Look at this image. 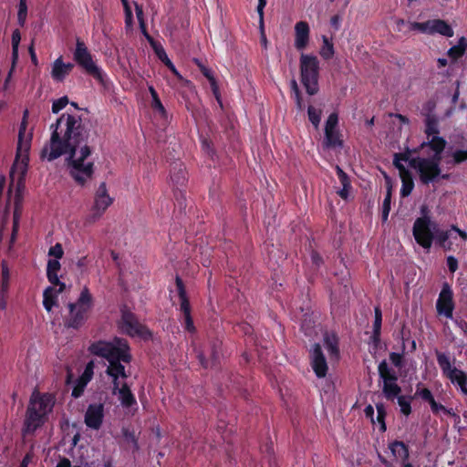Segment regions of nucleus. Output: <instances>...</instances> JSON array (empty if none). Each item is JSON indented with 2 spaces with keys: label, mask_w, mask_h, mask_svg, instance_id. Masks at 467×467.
I'll return each instance as SVG.
<instances>
[{
  "label": "nucleus",
  "mask_w": 467,
  "mask_h": 467,
  "mask_svg": "<svg viewBox=\"0 0 467 467\" xmlns=\"http://www.w3.org/2000/svg\"><path fill=\"white\" fill-rule=\"evenodd\" d=\"M49 142L41 150V157L48 161L67 155L69 174L78 185H85L94 173V162H85L91 154V149L86 144L88 131L82 124L80 117L63 113L50 125Z\"/></svg>",
  "instance_id": "f257e3e1"
},
{
  "label": "nucleus",
  "mask_w": 467,
  "mask_h": 467,
  "mask_svg": "<svg viewBox=\"0 0 467 467\" xmlns=\"http://www.w3.org/2000/svg\"><path fill=\"white\" fill-rule=\"evenodd\" d=\"M88 351L109 362L105 371L107 376H116L122 379L130 376L122 364H130L132 360L130 348L125 338L115 337L112 341H96L88 347Z\"/></svg>",
  "instance_id": "f03ea898"
},
{
  "label": "nucleus",
  "mask_w": 467,
  "mask_h": 467,
  "mask_svg": "<svg viewBox=\"0 0 467 467\" xmlns=\"http://www.w3.org/2000/svg\"><path fill=\"white\" fill-rule=\"evenodd\" d=\"M446 144L447 141L442 137H433L420 143V149L430 148L433 151V155L429 158L413 157L410 161V168L417 171L422 184L428 185L440 177L441 172L440 164Z\"/></svg>",
  "instance_id": "7ed1b4c3"
},
{
  "label": "nucleus",
  "mask_w": 467,
  "mask_h": 467,
  "mask_svg": "<svg viewBox=\"0 0 467 467\" xmlns=\"http://www.w3.org/2000/svg\"><path fill=\"white\" fill-rule=\"evenodd\" d=\"M93 306V296L89 289L84 286L77 301L67 305L69 316L65 321L66 327L74 329L80 328L88 320Z\"/></svg>",
  "instance_id": "20e7f679"
},
{
  "label": "nucleus",
  "mask_w": 467,
  "mask_h": 467,
  "mask_svg": "<svg viewBox=\"0 0 467 467\" xmlns=\"http://www.w3.org/2000/svg\"><path fill=\"white\" fill-rule=\"evenodd\" d=\"M301 82L310 96L318 92L319 61L314 55L300 56Z\"/></svg>",
  "instance_id": "39448f33"
},
{
  "label": "nucleus",
  "mask_w": 467,
  "mask_h": 467,
  "mask_svg": "<svg viewBox=\"0 0 467 467\" xmlns=\"http://www.w3.org/2000/svg\"><path fill=\"white\" fill-rule=\"evenodd\" d=\"M74 61L84 69V71L94 78L101 85H105L106 74L93 60L85 43L79 38L77 39L76 49L73 53Z\"/></svg>",
  "instance_id": "423d86ee"
},
{
  "label": "nucleus",
  "mask_w": 467,
  "mask_h": 467,
  "mask_svg": "<svg viewBox=\"0 0 467 467\" xmlns=\"http://www.w3.org/2000/svg\"><path fill=\"white\" fill-rule=\"evenodd\" d=\"M379 379L382 380V393L388 400H394L401 392V388L398 384V373L389 366L383 359L378 366Z\"/></svg>",
  "instance_id": "0eeeda50"
},
{
  "label": "nucleus",
  "mask_w": 467,
  "mask_h": 467,
  "mask_svg": "<svg viewBox=\"0 0 467 467\" xmlns=\"http://www.w3.org/2000/svg\"><path fill=\"white\" fill-rule=\"evenodd\" d=\"M435 228L436 223L431 221L430 216L422 215L417 218L412 228V234L417 244L429 250L435 237Z\"/></svg>",
  "instance_id": "6e6552de"
},
{
  "label": "nucleus",
  "mask_w": 467,
  "mask_h": 467,
  "mask_svg": "<svg viewBox=\"0 0 467 467\" xmlns=\"http://www.w3.org/2000/svg\"><path fill=\"white\" fill-rule=\"evenodd\" d=\"M112 202L113 198L108 192L106 182H101L96 191L88 221L92 223L98 221Z\"/></svg>",
  "instance_id": "1a4fd4ad"
},
{
  "label": "nucleus",
  "mask_w": 467,
  "mask_h": 467,
  "mask_svg": "<svg viewBox=\"0 0 467 467\" xmlns=\"http://www.w3.org/2000/svg\"><path fill=\"white\" fill-rule=\"evenodd\" d=\"M27 114V110H26L24 114V119L20 124L19 132H18V142L16 155V164L19 165L22 169V172L24 173L28 165L29 161V149H30V140L31 138L25 139V133L26 130V121L25 119Z\"/></svg>",
  "instance_id": "9d476101"
},
{
  "label": "nucleus",
  "mask_w": 467,
  "mask_h": 467,
  "mask_svg": "<svg viewBox=\"0 0 467 467\" xmlns=\"http://www.w3.org/2000/svg\"><path fill=\"white\" fill-rule=\"evenodd\" d=\"M438 364L442 374L448 378L451 383L459 385H467V374L461 369L451 368L450 358L438 350H436Z\"/></svg>",
  "instance_id": "9b49d317"
},
{
  "label": "nucleus",
  "mask_w": 467,
  "mask_h": 467,
  "mask_svg": "<svg viewBox=\"0 0 467 467\" xmlns=\"http://www.w3.org/2000/svg\"><path fill=\"white\" fill-rule=\"evenodd\" d=\"M120 322L122 330L130 337L150 335L149 329L141 325L137 317L127 308L121 309Z\"/></svg>",
  "instance_id": "f8f14e48"
},
{
  "label": "nucleus",
  "mask_w": 467,
  "mask_h": 467,
  "mask_svg": "<svg viewBox=\"0 0 467 467\" xmlns=\"http://www.w3.org/2000/svg\"><path fill=\"white\" fill-rule=\"evenodd\" d=\"M455 304L453 301V291L451 285L445 282L436 301V310L439 316H443L448 319H451Z\"/></svg>",
  "instance_id": "ddd939ff"
},
{
  "label": "nucleus",
  "mask_w": 467,
  "mask_h": 467,
  "mask_svg": "<svg viewBox=\"0 0 467 467\" xmlns=\"http://www.w3.org/2000/svg\"><path fill=\"white\" fill-rule=\"evenodd\" d=\"M310 365L318 379L327 376L328 366L322 348L318 343H315L310 350Z\"/></svg>",
  "instance_id": "4468645a"
},
{
  "label": "nucleus",
  "mask_w": 467,
  "mask_h": 467,
  "mask_svg": "<svg viewBox=\"0 0 467 467\" xmlns=\"http://www.w3.org/2000/svg\"><path fill=\"white\" fill-rule=\"evenodd\" d=\"M104 419V404L92 403L89 404L85 413V424L93 430H99Z\"/></svg>",
  "instance_id": "2eb2a0df"
},
{
  "label": "nucleus",
  "mask_w": 467,
  "mask_h": 467,
  "mask_svg": "<svg viewBox=\"0 0 467 467\" xmlns=\"http://www.w3.org/2000/svg\"><path fill=\"white\" fill-rule=\"evenodd\" d=\"M46 418L36 412L33 407H27L22 432L24 435L34 433L45 423Z\"/></svg>",
  "instance_id": "dca6fc26"
},
{
  "label": "nucleus",
  "mask_w": 467,
  "mask_h": 467,
  "mask_svg": "<svg viewBox=\"0 0 467 467\" xmlns=\"http://www.w3.org/2000/svg\"><path fill=\"white\" fill-rule=\"evenodd\" d=\"M221 355V343L218 341H213L210 346L209 358H206L203 353H199L198 358L203 368H215L220 362Z\"/></svg>",
  "instance_id": "f3484780"
},
{
  "label": "nucleus",
  "mask_w": 467,
  "mask_h": 467,
  "mask_svg": "<svg viewBox=\"0 0 467 467\" xmlns=\"http://www.w3.org/2000/svg\"><path fill=\"white\" fill-rule=\"evenodd\" d=\"M74 68L73 63H64L62 57H57L52 65L51 78L57 82H63Z\"/></svg>",
  "instance_id": "a211bd4d"
},
{
  "label": "nucleus",
  "mask_w": 467,
  "mask_h": 467,
  "mask_svg": "<svg viewBox=\"0 0 467 467\" xmlns=\"http://www.w3.org/2000/svg\"><path fill=\"white\" fill-rule=\"evenodd\" d=\"M53 401L50 396L42 395V396H35L33 395L30 399L28 407H33L36 412L40 413L45 418L47 415L51 412L53 408Z\"/></svg>",
  "instance_id": "6ab92c4d"
},
{
  "label": "nucleus",
  "mask_w": 467,
  "mask_h": 467,
  "mask_svg": "<svg viewBox=\"0 0 467 467\" xmlns=\"http://www.w3.org/2000/svg\"><path fill=\"white\" fill-rule=\"evenodd\" d=\"M310 28L306 21H299L295 26V47L297 50H303L309 41Z\"/></svg>",
  "instance_id": "aec40b11"
},
{
  "label": "nucleus",
  "mask_w": 467,
  "mask_h": 467,
  "mask_svg": "<svg viewBox=\"0 0 467 467\" xmlns=\"http://www.w3.org/2000/svg\"><path fill=\"white\" fill-rule=\"evenodd\" d=\"M398 171L400 172V177L401 180V189H400V196L408 197L414 188V182L412 178L411 172L406 169L405 166L399 167Z\"/></svg>",
  "instance_id": "412c9836"
},
{
  "label": "nucleus",
  "mask_w": 467,
  "mask_h": 467,
  "mask_svg": "<svg viewBox=\"0 0 467 467\" xmlns=\"http://www.w3.org/2000/svg\"><path fill=\"white\" fill-rule=\"evenodd\" d=\"M175 285L180 298V310L183 316L189 315L192 311L190 301L186 293L184 283L179 275H176L175 277Z\"/></svg>",
  "instance_id": "4be33fe9"
},
{
  "label": "nucleus",
  "mask_w": 467,
  "mask_h": 467,
  "mask_svg": "<svg viewBox=\"0 0 467 467\" xmlns=\"http://www.w3.org/2000/svg\"><path fill=\"white\" fill-rule=\"evenodd\" d=\"M119 400L123 408H131L137 404L136 398L127 382H122L121 389L116 391Z\"/></svg>",
  "instance_id": "5701e85b"
},
{
  "label": "nucleus",
  "mask_w": 467,
  "mask_h": 467,
  "mask_svg": "<svg viewBox=\"0 0 467 467\" xmlns=\"http://www.w3.org/2000/svg\"><path fill=\"white\" fill-rule=\"evenodd\" d=\"M389 449L395 458L400 459L401 464L409 461V447L403 441H394L389 444Z\"/></svg>",
  "instance_id": "b1692460"
},
{
  "label": "nucleus",
  "mask_w": 467,
  "mask_h": 467,
  "mask_svg": "<svg viewBox=\"0 0 467 467\" xmlns=\"http://www.w3.org/2000/svg\"><path fill=\"white\" fill-rule=\"evenodd\" d=\"M151 48L153 49L155 55L177 77L181 78V75L179 74L178 70L176 69L174 64L171 62V60L168 57V55L163 48L162 45L160 42H157L155 44L151 43Z\"/></svg>",
  "instance_id": "393cba45"
},
{
  "label": "nucleus",
  "mask_w": 467,
  "mask_h": 467,
  "mask_svg": "<svg viewBox=\"0 0 467 467\" xmlns=\"http://www.w3.org/2000/svg\"><path fill=\"white\" fill-rule=\"evenodd\" d=\"M342 135L339 130H333L331 131H325V137L323 140V147L325 149H336L343 146Z\"/></svg>",
  "instance_id": "a878e982"
},
{
  "label": "nucleus",
  "mask_w": 467,
  "mask_h": 467,
  "mask_svg": "<svg viewBox=\"0 0 467 467\" xmlns=\"http://www.w3.org/2000/svg\"><path fill=\"white\" fill-rule=\"evenodd\" d=\"M424 132L428 138L440 137L439 119L434 113H425Z\"/></svg>",
  "instance_id": "bb28decb"
},
{
  "label": "nucleus",
  "mask_w": 467,
  "mask_h": 467,
  "mask_svg": "<svg viewBox=\"0 0 467 467\" xmlns=\"http://www.w3.org/2000/svg\"><path fill=\"white\" fill-rule=\"evenodd\" d=\"M171 179L172 183L179 189L187 182L185 167L182 162H175L171 170Z\"/></svg>",
  "instance_id": "cd10ccee"
},
{
  "label": "nucleus",
  "mask_w": 467,
  "mask_h": 467,
  "mask_svg": "<svg viewBox=\"0 0 467 467\" xmlns=\"http://www.w3.org/2000/svg\"><path fill=\"white\" fill-rule=\"evenodd\" d=\"M440 34L446 37H451L454 35L452 27L442 19L431 20V35Z\"/></svg>",
  "instance_id": "c85d7f7f"
},
{
  "label": "nucleus",
  "mask_w": 467,
  "mask_h": 467,
  "mask_svg": "<svg viewBox=\"0 0 467 467\" xmlns=\"http://www.w3.org/2000/svg\"><path fill=\"white\" fill-rule=\"evenodd\" d=\"M435 237L434 240H436V243L439 246L443 248L445 251L451 250L452 246V243L450 241L451 238L456 239V235H452V230L451 228L447 231L443 230H437L434 234Z\"/></svg>",
  "instance_id": "c756f323"
},
{
  "label": "nucleus",
  "mask_w": 467,
  "mask_h": 467,
  "mask_svg": "<svg viewBox=\"0 0 467 467\" xmlns=\"http://www.w3.org/2000/svg\"><path fill=\"white\" fill-rule=\"evenodd\" d=\"M324 344L331 358H338L339 348L338 337L336 334L326 333L324 335Z\"/></svg>",
  "instance_id": "7c9ffc66"
},
{
  "label": "nucleus",
  "mask_w": 467,
  "mask_h": 467,
  "mask_svg": "<svg viewBox=\"0 0 467 467\" xmlns=\"http://www.w3.org/2000/svg\"><path fill=\"white\" fill-rule=\"evenodd\" d=\"M423 149H420V146L418 148H415V149H409L407 148L405 151L403 152H399V153H395L394 154V158H393V165L395 166L396 169H398V166L399 167H401V166H404L401 161H405V162H408L409 163V166L410 167V161L413 159L411 158V153H419L420 150H422Z\"/></svg>",
  "instance_id": "2f4dec72"
},
{
  "label": "nucleus",
  "mask_w": 467,
  "mask_h": 467,
  "mask_svg": "<svg viewBox=\"0 0 467 467\" xmlns=\"http://www.w3.org/2000/svg\"><path fill=\"white\" fill-rule=\"evenodd\" d=\"M467 48V39L464 36H462L457 45L452 46L449 50L447 51V55L450 57V58L452 61H456L459 58H461Z\"/></svg>",
  "instance_id": "473e14b6"
},
{
  "label": "nucleus",
  "mask_w": 467,
  "mask_h": 467,
  "mask_svg": "<svg viewBox=\"0 0 467 467\" xmlns=\"http://www.w3.org/2000/svg\"><path fill=\"white\" fill-rule=\"evenodd\" d=\"M386 178V184H387V192L386 196L383 200L382 203V213L381 217L382 221L386 222L388 220L389 212H390V203H391V196H392V185L390 182V179L388 176H385Z\"/></svg>",
  "instance_id": "72a5a7b5"
},
{
  "label": "nucleus",
  "mask_w": 467,
  "mask_h": 467,
  "mask_svg": "<svg viewBox=\"0 0 467 467\" xmlns=\"http://www.w3.org/2000/svg\"><path fill=\"white\" fill-rule=\"evenodd\" d=\"M61 268V265L58 260H48L47 265V277L49 283H58V271Z\"/></svg>",
  "instance_id": "f704fd0d"
},
{
  "label": "nucleus",
  "mask_w": 467,
  "mask_h": 467,
  "mask_svg": "<svg viewBox=\"0 0 467 467\" xmlns=\"http://www.w3.org/2000/svg\"><path fill=\"white\" fill-rule=\"evenodd\" d=\"M57 295L52 286H47L43 293V306L47 312L52 310V307L57 304Z\"/></svg>",
  "instance_id": "c9c22d12"
},
{
  "label": "nucleus",
  "mask_w": 467,
  "mask_h": 467,
  "mask_svg": "<svg viewBox=\"0 0 467 467\" xmlns=\"http://www.w3.org/2000/svg\"><path fill=\"white\" fill-rule=\"evenodd\" d=\"M149 91L150 93V96H151V108L154 111H157L161 117L165 118L167 117V111L164 108V106L162 105L160 98H159V95L157 93V91L155 90V88L152 87V86H150L149 87Z\"/></svg>",
  "instance_id": "e433bc0d"
},
{
  "label": "nucleus",
  "mask_w": 467,
  "mask_h": 467,
  "mask_svg": "<svg viewBox=\"0 0 467 467\" xmlns=\"http://www.w3.org/2000/svg\"><path fill=\"white\" fill-rule=\"evenodd\" d=\"M319 53L320 56L326 60L332 58L334 56V45L326 36H323V46Z\"/></svg>",
  "instance_id": "4c0bfd02"
},
{
  "label": "nucleus",
  "mask_w": 467,
  "mask_h": 467,
  "mask_svg": "<svg viewBox=\"0 0 467 467\" xmlns=\"http://www.w3.org/2000/svg\"><path fill=\"white\" fill-rule=\"evenodd\" d=\"M377 409V420L379 423V431L385 432L387 430L385 418L387 416L386 408L383 403L376 404Z\"/></svg>",
  "instance_id": "58836bf2"
},
{
  "label": "nucleus",
  "mask_w": 467,
  "mask_h": 467,
  "mask_svg": "<svg viewBox=\"0 0 467 467\" xmlns=\"http://www.w3.org/2000/svg\"><path fill=\"white\" fill-rule=\"evenodd\" d=\"M321 109H317L313 106H308L307 108V115L309 121L313 124V126L317 129L321 120Z\"/></svg>",
  "instance_id": "ea45409f"
},
{
  "label": "nucleus",
  "mask_w": 467,
  "mask_h": 467,
  "mask_svg": "<svg viewBox=\"0 0 467 467\" xmlns=\"http://www.w3.org/2000/svg\"><path fill=\"white\" fill-rule=\"evenodd\" d=\"M396 398L398 400V404L400 407V412L405 416H409L411 413L410 402H411L412 397H409L407 399L406 397L400 396V394H399L398 397H396Z\"/></svg>",
  "instance_id": "a19ab883"
},
{
  "label": "nucleus",
  "mask_w": 467,
  "mask_h": 467,
  "mask_svg": "<svg viewBox=\"0 0 467 467\" xmlns=\"http://www.w3.org/2000/svg\"><path fill=\"white\" fill-rule=\"evenodd\" d=\"M88 384V382H86L84 379L78 378L74 385L71 396L75 399L81 397Z\"/></svg>",
  "instance_id": "79ce46f5"
},
{
  "label": "nucleus",
  "mask_w": 467,
  "mask_h": 467,
  "mask_svg": "<svg viewBox=\"0 0 467 467\" xmlns=\"http://www.w3.org/2000/svg\"><path fill=\"white\" fill-rule=\"evenodd\" d=\"M199 67H200V70H201L202 74L208 79L213 92L215 93L218 87H217L216 79L213 77V71L210 68L204 67L203 65L199 64Z\"/></svg>",
  "instance_id": "37998d69"
},
{
  "label": "nucleus",
  "mask_w": 467,
  "mask_h": 467,
  "mask_svg": "<svg viewBox=\"0 0 467 467\" xmlns=\"http://www.w3.org/2000/svg\"><path fill=\"white\" fill-rule=\"evenodd\" d=\"M338 115L336 112H332L327 117V119L326 121L325 125V131H331L333 130H338Z\"/></svg>",
  "instance_id": "c03bdc74"
},
{
  "label": "nucleus",
  "mask_w": 467,
  "mask_h": 467,
  "mask_svg": "<svg viewBox=\"0 0 467 467\" xmlns=\"http://www.w3.org/2000/svg\"><path fill=\"white\" fill-rule=\"evenodd\" d=\"M27 16V4L26 3H19L18 5V12H17V22L20 26H24L26 21Z\"/></svg>",
  "instance_id": "a18cd8bd"
},
{
  "label": "nucleus",
  "mask_w": 467,
  "mask_h": 467,
  "mask_svg": "<svg viewBox=\"0 0 467 467\" xmlns=\"http://www.w3.org/2000/svg\"><path fill=\"white\" fill-rule=\"evenodd\" d=\"M389 360L392 363V365L400 369L404 367V354L403 353H396V352H390L389 353Z\"/></svg>",
  "instance_id": "49530a36"
},
{
  "label": "nucleus",
  "mask_w": 467,
  "mask_h": 467,
  "mask_svg": "<svg viewBox=\"0 0 467 467\" xmlns=\"http://www.w3.org/2000/svg\"><path fill=\"white\" fill-rule=\"evenodd\" d=\"M411 28L431 35V20H428L426 22H414L411 25Z\"/></svg>",
  "instance_id": "de8ad7c7"
},
{
  "label": "nucleus",
  "mask_w": 467,
  "mask_h": 467,
  "mask_svg": "<svg viewBox=\"0 0 467 467\" xmlns=\"http://www.w3.org/2000/svg\"><path fill=\"white\" fill-rule=\"evenodd\" d=\"M68 104V99L67 96L61 97L58 99L53 101L52 112L57 114Z\"/></svg>",
  "instance_id": "09e8293b"
},
{
  "label": "nucleus",
  "mask_w": 467,
  "mask_h": 467,
  "mask_svg": "<svg viewBox=\"0 0 467 467\" xmlns=\"http://www.w3.org/2000/svg\"><path fill=\"white\" fill-rule=\"evenodd\" d=\"M64 250L61 244L57 243L54 246H51L48 250V255L53 256L54 260H58L63 257Z\"/></svg>",
  "instance_id": "8fccbe9b"
},
{
  "label": "nucleus",
  "mask_w": 467,
  "mask_h": 467,
  "mask_svg": "<svg viewBox=\"0 0 467 467\" xmlns=\"http://www.w3.org/2000/svg\"><path fill=\"white\" fill-rule=\"evenodd\" d=\"M420 385V384L418 385L415 395L421 398L424 401H427L428 403H430L432 400H434V397H433L431 391L427 388H423V389H419Z\"/></svg>",
  "instance_id": "3c124183"
},
{
  "label": "nucleus",
  "mask_w": 467,
  "mask_h": 467,
  "mask_svg": "<svg viewBox=\"0 0 467 467\" xmlns=\"http://www.w3.org/2000/svg\"><path fill=\"white\" fill-rule=\"evenodd\" d=\"M455 164H460L467 161V150H457L452 154Z\"/></svg>",
  "instance_id": "603ef678"
},
{
  "label": "nucleus",
  "mask_w": 467,
  "mask_h": 467,
  "mask_svg": "<svg viewBox=\"0 0 467 467\" xmlns=\"http://www.w3.org/2000/svg\"><path fill=\"white\" fill-rule=\"evenodd\" d=\"M202 150L209 156L213 157L214 154L213 145L211 140L207 138L202 139Z\"/></svg>",
  "instance_id": "864d4df0"
},
{
  "label": "nucleus",
  "mask_w": 467,
  "mask_h": 467,
  "mask_svg": "<svg viewBox=\"0 0 467 467\" xmlns=\"http://www.w3.org/2000/svg\"><path fill=\"white\" fill-rule=\"evenodd\" d=\"M375 318L373 323V330H381L382 325V313L379 306L375 307Z\"/></svg>",
  "instance_id": "5fc2aeb1"
},
{
  "label": "nucleus",
  "mask_w": 467,
  "mask_h": 467,
  "mask_svg": "<svg viewBox=\"0 0 467 467\" xmlns=\"http://www.w3.org/2000/svg\"><path fill=\"white\" fill-rule=\"evenodd\" d=\"M335 170L341 184L351 182L349 176L343 171L340 166L337 165Z\"/></svg>",
  "instance_id": "6e6d98bb"
},
{
  "label": "nucleus",
  "mask_w": 467,
  "mask_h": 467,
  "mask_svg": "<svg viewBox=\"0 0 467 467\" xmlns=\"http://www.w3.org/2000/svg\"><path fill=\"white\" fill-rule=\"evenodd\" d=\"M93 376V362H89L84 372L79 377L80 379H84L86 382H89L92 379Z\"/></svg>",
  "instance_id": "4d7b16f0"
},
{
  "label": "nucleus",
  "mask_w": 467,
  "mask_h": 467,
  "mask_svg": "<svg viewBox=\"0 0 467 467\" xmlns=\"http://www.w3.org/2000/svg\"><path fill=\"white\" fill-rule=\"evenodd\" d=\"M183 318H184V328H185V330H187L190 333L195 332L196 328H195L194 324H193L192 314L184 315Z\"/></svg>",
  "instance_id": "13d9d810"
},
{
  "label": "nucleus",
  "mask_w": 467,
  "mask_h": 467,
  "mask_svg": "<svg viewBox=\"0 0 467 467\" xmlns=\"http://www.w3.org/2000/svg\"><path fill=\"white\" fill-rule=\"evenodd\" d=\"M266 5V0H258L257 13L259 16L260 28L264 27V8Z\"/></svg>",
  "instance_id": "bf43d9fd"
},
{
  "label": "nucleus",
  "mask_w": 467,
  "mask_h": 467,
  "mask_svg": "<svg viewBox=\"0 0 467 467\" xmlns=\"http://www.w3.org/2000/svg\"><path fill=\"white\" fill-rule=\"evenodd\" d=\"M342 185V189H340L339 191L337 192V193L338 194V196L343 199V200H348V196H349V192L351 190V182L349 183H344V184H341Z\"/></svg>",
  "instance_id": "052dcab7"
},
{
  "label": "nucleus",
  "mask_w": 467,
  "mask_h": 467,
  "mask_svg": "<svg viewBox=\"0 0 467 467\" xmlns=\"http://www.w3.org/2000/svg\"><path fill=\"white\" fill-rule=\"evenodd\" d=\"M139 24H140V28L141 30V33L146 37L149 44L151 46V43H153V44L157 43L158 41L154 40V38L148 33L145 21H140V22H139Z\"/></svg>",
  "instance_id": "680f3d73"
},
{
  "label": "nucleus",
  "mask_w": 467,
  "mask_h": 467,
  "mask_svg": "<svg viewBox=\"0 0 467 467\" xmlns=\"http://www.w3.org/2000/svg\"><path fill=\"white\" fill-rule=\"evenodd\" d=\"M446 261L449 271L455 273L458 269V260L454 256L449 255Z\"/></svg>",
  "instance_id": "e2e57ef3"
},
{
  "label": "nucleus",
  "mask_w": 467,
  "mask_h": 467,
  "mask_svg": "<svg viewBox=\"0 0 467 467\" xmlns=\"http://www.w3.org/2000/svg\"><path fill=\"white\" fill-rule=\"evenodd\" d=\"M109 377L111 379V383H112L111 393L113 395H116V391H118L119 389H121V384H122L120 382L121 378L116 377V376H109Z\"/></svg>",
  "instance_id": "0e129e2a"
},
{
  "label": "nucleus",
  "mask_w": 467,
  "mask_h": 467,
  "mask_svg": "<svg viewBox=\"0 0 467 467\" xmlns=\"http://www.w3.org/2000/svg\"><path fill=\"white\" fill-rule=\"evenodd\" d=\"M123 8L125 13V23L127 26H131L133 23V14L130 5L125 6Z\"/></svg>",
  "instance_id": "69168bd1"
},
{
  "label": "nucleus",
  "mask_w": 467,
  "mask_h": 467,
  "mask_svg": "<svg viewBox=\"0 0 467 467\" xmlns=\"http://www.w3.org/2000/svg\"><path fill=\"white\" fill-rule=\"evenodd\" d=\"M380 336L381 330H373L372 336L370 337V340L375 348H378L380 344Z\"/></svg>",
  "instance_id": "338daca9"
},
{
  "label": "nucleus",
  "mask_w": 467,
  "mask_h": 467,
  "mask_svg": "<svg viewBox=\"0 0 467 467\" xmlns=\"http://www.w3.org/2000/svg\"><path fill=\"white\" fill-rule=\"evenodd\" d=\"M429 404L431 406V411L434 414H438L440 411L445 410V407L442 404L436 402L435 399L432 400Z\"/></svg>",
  "instance_id": "774afa93"
}]
</instances>
